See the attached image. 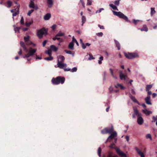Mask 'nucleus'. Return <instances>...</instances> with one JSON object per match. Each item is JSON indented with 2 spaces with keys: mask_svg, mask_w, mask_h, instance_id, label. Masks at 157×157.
<instances>
[{
  "mask_svg": "<svg viewBox=\"0 0 157 157\" xmlns=\"http://www.w3.org/2000/svg\"><path fill=\"white\" fill-rule=\"evenodd\" d=\"M134 113L137 116V122L139 125L142 124L144 122V119L142 117V114L139 112V111L136 108L133 109Z\"/></svg>",
  "mask_w": 157,
  "mask_h": 157,
  "instance_id": "f257e3e1",
  "label": "nucleus"
},
{
  "mask_svg": "<svg viewBox=\"0 0 157 157\" xmlns=\"http://www.w3.org/2000/svg\"><path fill=\"white\" fill-rule=\"evenodd\" d=\"M65 80V78L64 77L58 76L56 78H53L52 80V82L53 84L58 85L60 83L63 84Z\"/></svg>",
  "mask_w": 157,
  "mask_h": 157,
  "instance_id": "f03ea898",
  "label": "nucleus"
},
{
  "mask_svg": "<svg viewBox=\"0 0 157 157\" xmlns=\"http://www.w3.org/2000/svg\"><path fill=\"white\" fill-rule=\"evenodd\" d=\"M112 12L114 15L118 16L121 18L123 19L126 21L131 22V21L128 19V17L121 12H116L112 10Z\"/></svg>",
  "mask_w": 157,
  "mask_h": 157,
  "instance_id": "7ed1b4c3",
  "label": "nucleus"
},
{
  "mask_svg": "<svg viewBox=\"0 0 157 157\" xmlns=\"http://www.w3.org/2000/svg\"><path fill=\"white\" fill-rule=\"evenodd\" d=\"M47 32L48 29L44 27L41 29L37 30V35L40 39H41L43 37L44 34H47Z\"/></svg>",
  "mask_w": 157,
  "mask_h": 157,
  "instance_id": "20e7f679",
  "label": "nucleus"
},
{
  "mask_svg": "<svg viewBox=\"0 0 157 157\" xmlns=\"http://www.w3.org/2000/svg\"><path fill=\"white\" fill-rule=\"evenodd\" d=\"M114 143H112L109 146V147L115 149L116 151V152L119 155L122 157H126V155L123 152L121 151L120 149L117 147H114Z\"/></svg>",
  "mask_w": 157,
  "mask_h": 157,
  "instance_id": "39448f33",
  "label": "nucleus"
},
{
  "mask_svg": "<svg viewBox=\"0 0 157 157\" xmlns=\"http://www.w3.org/2000/svg\"><path fill=\"white\" fill-rule=\"evenodd\" d=\"M113 126L111 128H106L101 130V132L103 134L106 133L111 134L113 132Z\"/></svg>",
  "mask_w": 157,
  "mask_h": 157,
  "instance_id": "423d86ee",
  "label": "nucleus"
},
{
  "mask_svg": "<svg viewBox=\"0 0 157 157\" xmlns=\"http://www.w3.org/2000/svg\"><path fill=\"white\" fill-rule=\"evenodd\" d=\"M36 51V49L33 48L32 47H30L29 50L28 49L27 52H28V53L26 54V56H28V57L29 56H32L34 55Z\"/></svg>",
  "mask_w": 157,
  "mask_h": 157,
  "instance_id": "0eeeda50",
  "label": "nucleus"
},
{
  "mask_svg": "<svg viewBox=\"0 0 157 157\" xmlns=\"http://www.w3.org/2000/svg\"><path fill=\"white\" fill-rule=\"evenodd\" d=\"M125 56L127 58L131 59L137 57L138 55L136 53H128V54L125 53Z\"/></svg>",
  "mask_w": 157,
  "mask_h": 157,
  "instance_id": "6e6552de",
  "label": "nucleus"
},
{
  "mask_svg": "<svg viewBox=\"0 0 157 157\" xmlns=\"http://www.w3.org/2000/svg\"><path fill=\"white\" fill-rule=\"evenodd\" d=\"M58 67L60 69H64V67H66L67 65L65 63H63L59 62V60H57V64Z\"/></svg>",
  "mask_w": 157,
  "mask_h": 157,
  "instance_id": "1a4fd4ad",
  "label": "nucleus"
},
{
  "mask_svg": "<svg viewBox=\"0 0 157 157\" xmlns=\"http://www.w3.org/2000/svg\"><path fill=\"white\" fill-rule=\"evenodd\" d=\"M117 136V133L116 131H113V133H111V135L108 137V139L110 140L113 139L115 138Z\"/></svg>",
  "mask_w": 157,
  "mask_h": 157,
  "instance_id": "9d476101",
  "label": "nucleus"
},
{
  "mask_svg": "<svg viewBox=\"0 0 157 157\" xmlns=\"http://www.w3.org/2000/svg\"><path fill=\"white\" fill-rule=\"evenodd\" d=\"M29 7L31 8L34 9L36 10H37L38 9L37 6L35 4L34 2H30Z\"/></svg>",
  "mask_w": 157,
  "mask_h": 157,
  "instance_id": "9b49d317",
  "label": "nucleus"
},
{
  "mask_svg": "<svg viewBox=\"0 0 157 157\" xmlns=\"http://www.w3.org/2000/svg\"><path fill=\"white\" fill-rule=\"evenodd\" d=\"M129 95L131 99L134 102L137 103L138 105H140V103L137 100L134 96H132L131 93H129Z\"/></svg>",
  "mask_w": 157,
  "mask_h": 157,
  "instance_id": "f8f14e48",
  "label": "nucleus"
},
{
  "mask_svg": "<svg viewBox=\"0 0 157 157\" xmlns=\"http://www.w3.org/2000/svg\"><path fill=\"white\" fill-rule=\"evenodd\" d=\"M46 3L48 7L49 8H51L52 6L53 2L52 0H46Z\"/></svg>",
  "mask_w": 157,
  "mask_h": 157,
  "instance_id": "ddd939ff",
  "label": "nucleus"
},
{
  "mask_svg": "<svg viewBox=\"0 0 157 157\" xmlns=\"http://www.w3.org/2000/svg\"><path fill=\"white\" fill-rule=\"evenodd\" d=\"M145 101L147 104L149 105H152L151 101V98L150 96H148L145 98Z\"/></svg>",
  "mask_w": 157,
  "mask_h": 157,
  "instance_id": "4468645a",
  "label": "nucleus"
},
{
  "mask_svg": "<svg viewBox=\"0 0 157 157\" xmlns=\"http://www.w3.org/2000/svg\"><path fill=\"white\" fill-rule=\"evenodd\" d=\"M120 77V79L125 80L127 78V76L123 74L122 71H119Z\"/></svg>",
  "mask_w": 157,
  "mask_h": 157,
  "instance_id": "2eb2a0df",
  "label": "nucleus"
},
{
  "mask_svg": "<svg viewBox=\"0 0 157 157\" xmlns=\"http://www.w3.org/2000/svg\"><path fill=\"white\" fill-rule=\"evenodd\" d=\"M20 44L21 46L23 48L25 52H27L28 51V49L26 47V44H25V43L22 41L20 42Z\"/></svg>",
  "mask_w": 157,
  "mask_h": 157,
  "instance_id": "dca6fc26",
  "label": "nucleus"
},
{
  "mask_svg": "<svg viewBox=\"0 0 157 157\" xmlns=\"http://www.w3.org/2000/svg\"><path fill=\"white\" fill-rule=\"evenodd\" d=\"M143 112L147 116H148L150 114L152 113V112L148 110L146 108H145L144 110H143Z\"/></svg>",
  "mask_w": 157,
  "mask_h": 157,
  "instance_id": "f3484780",
  "label": "nucleus"
},
{
  "mask_svg": "<svg viewBox=\"0 0 157 157\" xmlns=\"http://www.w3.org/2000/svg\"><path fill=\"white\" fill-rule=\"evenodd\" d=\"M58 60H59V62L62 63L63 62L65 59V58L64 56H63L59 55L57 57Z\"/></svg>",
  "mask_w": 157,
  "mask_h": 157,
  "instance_id": "a211bd4d",
  "label": "nucleus"
},
{
  "mask_svg": "<svg viewBox=\"0 0 157 157\" xmlns=\"http://www.w3.org/2000/svg\"><path fill=\"white\" fill-rule=\"evenodd\" d=\"M51 17V14L50 13H47L44 16V18L45 20H48Z\"/></svg>",
  "mask_w": 157,
  "mask_h": 157,
  "instance_id": "6ab92c4d",
  "label": "nucleus"
},
{
  "mask_svg": "<svg viewBox=\"0 0 157 157\" xmlns=\"http://www.w3.org/2000/svg\"><path fill=\"white\" fill-rule=\"evenodd\" d=\"M138 29L140 30L141 31H144L145 32H147L148 30V29L146 25H144L143 26L142 28H138Z\"/></svg>",
  "mask_w": 157,
  "mask_h": 157,
  "instance_id": "aec40b11",
  "label": "nucleus"
},
{
  "mask_svg": "<svg viewBox=\"0 0 157 157\" xmlns=\"http://www.w3.org/2000/svg\"><path fill=\"white\" fill-rule=\"evenodd\" d=\"M50 49L54 52H56L58 50V48L54 45H52L50 46Z\"/></svg>",
  "mask_w": 157,
  "mask_h": 157,
  "instance_id": "412c9836",
  "label": "nucleus"
},
{
  "mask_svg": "<svg viewBox=\"0 0 157 157\" xmlns=\"http://www.w3.org/2000/svg\"><path fill=\"white\" fill-rule=\"evenodd\" d=\"M156 13V11L155 10V8L154 7H151V16L152 17L154 14Z\"/></svg>",
  "mask_w": 157,
  "mask_h": 157,
  "instance_id": "4be33fe9",
  "label": "nucleus"
},
{
  "mask_svg": "<svg viewBox=\"0 0 157 157\" xmlns=\"http://www.w3.org/2000/svg\"><path fill=\"white\" fill-rule=\"evenodd\" d=\"M114 41L116 45V46L117 48L118 49V50H120V49L121 47L120 44L116 40H114Z\"/></svg>",
  "mask_w": 157,
  "mask_h": 157,
  "instance_id": "5701e85b",
  "label": "nucleus"
},
{
  "mask_svg": "<svg viewBox=\"0 0 157 157\" xmlns=\"http://www.w3.org/2000/svg\"><path fill=\"white\" fill-rule=\"evenodd\" d=\"M74 43L72 41L69 44L68 47L70 49L73 50L74 49Z\"/></svg>",
  "mask_w": 157,
  "mask_h": 157,
  "instance_id": "b1692460",
  "label": "nucleus"
},
{
  "mask_svg": "<svg viewBox=\"0 0 157 157\" xmlns=\"http://www.w3.org/2000/svg\"><path fill=\"white\" fill-rule=\"evenodd\" d=\"M109 6L113 10H116L117 11L118 10L117 6H116L113 5V4H109Z\"/></svg>",
  "mask_w": 157,
  "mask_h": 157,
  "instance_id": "393cba45",
  "label": "nucleus"
},
{
  "mask_svg": "<svg viewBox=\"0 0 157 157\" xmlns=\"http://www.w3.org/2000/svg\"><path fill=\"white\" fill-rule=\"evenodd\" d=\"M19 7H20V5H19L18 6H17V8H18V10H17V12H15L14 13H13V14H12V15H13V17L15 16L18 14V13H19V10H18V9H19Z\"/></svg>",
  "mask_w": 157,
  "mask_h": 157,
  "instance_id": "a878e982",
  "label": "nucleus"
},
{
  "mask_svg": "<svg viewBox=\"0 0 157 157\" xmlns=\"http://www.w3.org/2000/svg\"><path fill=\"white\" fill-rule=\"evenodd\" d=\"M152 87V85H147L146 86V90L148 91Z\"/></svg>",
  "mask_w": 157,
  "mask_h": 157,
  "instance_id": "bb28decb",
  "label": "nucleus"
},
{
  "mask_svg": "<svg viewBox=\"0 0 157 157\" xmlns=\"http://www.w3.org/2000/svg\"><path fill=\"white\" fill-rule=\"evenodd\" d=\"M142 21L139 20H135L133 19V22L134 24L135 25H136L137 23L139 21Z\"/></svg>",
  "mask_w": 157,
  "mask_h": 157,
  "instance_id": "cd10ccee",
  "label": "nucleus"
},
{
  "mask_svg": "<svg viewBox=\"0 0 157 157\" xmlns=\"http://www.w3.org/2000/svg\"><path fill=\"white\" fill-rule=\"evenodd\" d=\"M64 35V33L59 32L56 35V37H61L62 36Z\"/></svg>",
  "mask_w": 157,
  "mask_h": 157,
  "instance_id": "c85d7f7f",
  "label": "nucleus"
},
{
  "mask_svg": "<svg viewBox=\"0 0 157 157\" xmlns=\"http://www.w3.org/2000/svg\"><path fill=\"white\" fill-rule=\"evenodd\" d=\"M24 39L25 42H28L29 40V36H24Z\"/></svg>",
  "mask_w": 157,
  "mask_h": 157,
  "instance_id": "c756f323",
  "label": "nucleus"
},
{
  "mask_svg": "<svg viewBox=\"0 0 157 157\" xmlns=\"http://www.w3.org/2000/svg\"><path fill=\"white\" fill-rule=\"evenodd\" d=\"M146 137L147 139H149L151 140H152V138L151 135L150 134H147L146 136Z\"/></svg>",
  "mask_w": 157,
  "mask_h": 157,
  "instance_id": "7c9ffc66",
  "label": "nucleus"
},
{
  "mask_svg": "<svg viewBox=\"0 0 157 157\" xmlns=\"http://www.w3.org/2000/svg\"><path fill=\"white\" fill-rule=\"evenodd\" d=\"M53 59V57L52 56H49V57H45L44 58V59L47 60L51 61Z\"/></svg>",
  "mask_w": 157,
  "mask_h": 157,
  "instance_id": "2f4dec72",
  "label": "nucleus"
},
{
  "mask_svg": "<svg viewBox=\"0 0 157 157\" xmlns=\"http://www.w3.org/2000/svg\"><path fill=\"white\" fill-rule=\"evenodd\" d=\"M72 42L73 43L74 42H75L76 45L78 46L79 45L76 39L74 38V36H73L72 37Z\"/></svg>",
  "mask_w": 157,
  "mask_h": 157,
  "instance_id": "473e14b6",
  "label": "nucleus"
},
{
  "mask_svg": "<svg viewBox=\"0 0 157 157\" xmlns=\"http://www.w3.org/2000/svg\"><path fill=\"white\" fill-rule=\"evenodd\" d=\"M135 150L137 152L138 154L140 155H141V154L143 153V152L140 151L138 148L136 147L135 148Z\"/></svg>",
  "mask_w": 157,
  "mask_h": 157,
  "instance_id": "72a5a7b5",
  "label": "nucleus"
},
{
  "mask_svg": "<svg viewBox=\"0 0 157 157\" xmlns=\"http://www.w3.org/2000/svg\"><path fill=\"white\" fill-rule=\"evenodd\" d=\"M99 60H98V63L99 64H101L102 63V62L101 61L103 59V57L102 56H101L99 58Z\"/></svg>",
  "mask_w": 157,
  "mask_h": 157,
  "instance_id": "f704fd0d",
  "label": "nucleus"
},
{
  "mask_svg": "<svg viewBox=\"0 0 157 157\" xmlns=\"http://www.w3.org/2000/svg\"><path fill=\"white\" fill-rule=\"evenodd\" d=\"M82 25L83 24H84L86 21V19L85 17L84 16H82Z\"/></svg>",
  "mask_w": 157,
  "mask_h": 157,
  "instance_id": "c9c22d12",
  "label": "nucleus"
},
{
  "mask_svg": "<svg viewBox=\"0 0 157 157\" xmlns=\"http://www.w3.org/2000/svg\"><path fill=\"white\" fill-rule=\"evenodd\" d=\"M21 28V27H17L16 28H14V29L15 33L17 31L18 33H19V30Z\"/></svg>",
  "mask_w": 157,
  "mask_h": 157,
  "instance_id": "e433bc0d",
  "label": "nucleus"
},
{
  "mask_svg": "<svg viewBox=\"0 0 157 157\" xmlns=\"http://www.w3.org/2000/svg\"><path fill=\"white\" fill-rule=\"evenodd\" d=\"M7 4H8L7 7H10L12 5V2L10 1H8L7 2Z\"/></svg>",
  "mask_w": 157,
  "mask_h": 157,
  "instance_id": "4c0bfd02",
  "label": "nucleus"
},
{
  "mask_svg": "<svg viewBox=\"0 0 157 157\" xmlns=\"http://www.w3.org/2000/svg\"><path fill=\"white\" fill-rule=\"evenodd\" d=\"M104 10V9L103 8H100L99 10H97L96 12H95V13H101V11L102 10Z\"/></svg>",
  "mask_w": 157,
  "mask_h": 157,
  "instance_id": "58836bf2",
  "label": "nucleus"
},
{
  "mask_svg": "<svg viewBox=\"0 0 157 157\" xmlns=\"http://www.w3.org/2000/svg\"><path fill=\"white\" fill-rule=\"evenodd\" d=\"M30 56H29L28 57V56H26V54H25V56H23V58H26V59L28 61H30L31 59V58H29V57H30Z\"/></svg>",
  "mask_w": 157,
  "mask_h": 157,
  "instance_id": "ea45409f",
  "label": "nucleus"
},
{
  "mask_svg": "<svg viewBox=\"0 0 157 157\" xmlns=\"http://www.w3.org/2000/svg\"><path fill=\"white\" fill-rule=\"evenodd\" d=\"M101 148L100 147H99L98 148V156L99 157H101Z\"/></svg>",
  "mask_w": 157,
  "mask_h": 157,
  "instance_id": "a19ab883",
  "label": "nucleus"
},
{
  "mask_svg": "<svg viewBox=\"0 0 157 157\" xmlns=\"http://www.w3.org/2000/svg\"><path fill=\"white\" fill-rule=\"evenodd\" d=\"M34 11V10L33 9L31 10H29L27 13V15L29 16H30L31 13H32Z\"/></svg>",
  "mask_w": 157,
  "mask_h": 157,
  "instance_id": "79ce46f5",
  "label": "nucleus"
},
{
  "mask_svg": "<svg viewBox=\"0 0 157 157\" xmlns=\"http://www.w3.org/2000/svg\"><path fill=\"white\" fill-rule=\"evenodd\" d=\"M89 56H90V57L88 58V60H91L92 59H95V58L94 57H93V56L91 54H89Z\"/></svg>",
  "mask_w": 157,
  "mask_h": 157,
  "instance_id": "37998d69",
  "label": "nucleus"
},
{
  "mask_svg": "<svg viewBox=\"0 0 157 157\" xmlns=\"http://www.w3.org/2000/svg\"><path fill=\"white\" fill-rule=\"evenodd\" d=\"M45 53L48 54L49 56L51 54V51L50 49L45 51Z\"/></svg>",
  "mask_w": 157,
  "mask_h": 157,
  "instance_id": "c03bdc74",
  "label": "nucleus"
},
{
  "mask_svg": "<svg viewBox=\"0 0 157 157\" xmlns=\"http://www.w3.org/2000/svg\"><path fill=\"white\" fill-rule=\"evenodd\" d=\"M77 68L76 67H74L72 69H71V72H75L76 71H77Z\"/></svg>",
  "mask_w": 157,
  "mask_h": 157,
  "instance_id": "a18cd8bd",
  "label": "nucleus"
},
{
  "mask_svg": "<svg viewBox=\"0 0 157 157\" xmlns=\"http://www.w3.org/2000/svg\"><path fill=\"white\" fill-rule=\"evenodd\" d=\"M32 44H33V43L31 41H30V40H29V41H28V42H27L26 43V45H28V46Z\"/></svg>",
  "mask_w": 157,
  "mask_h": 157,
  "instance_id": "49530a36",
  "label": "nucleus"
},
{
  "mask_svg": "<svg viewBox=\"0 0 157 157\" xmlns=\"http://www.w3.org/2000/svg\"><path fill=\"white\" fill-rule=\"evenodd\" d=\"M120 2L118 0H116L114 2V4L116 6H118L119 5Z\"/></svg>",
  "mask_w": 157,
  "mask_h": 157,
  "instance_id": "de8ad7c7",
  "label": "nucleus"
},
{
  "mask_svg": "<svg viewBox=\"0 0 157 157\" xmlns=\"http://www.w3.org/2000/svg\"><path fill=\"white\" fill-rule=\"evenodd\" d=\"M64 52L67 54H72V53L73 52H72L70 51H68L67 50H64Z\"/></svg>",
  "mask_w": 157,
  "mask_h": 157,
  "instance_id": "09e8293b",
  "label": "nucleus"
},
{
  "mask_svg": "<svg viewBox=\"0 0 157 157\" xmlns=\"http://www.w3.org/2000/svg\"><path fill=\"white\" fill-rule=\"evenodd\" d=\"M152 119L154 120V121H152V122H155V121H157V115L156 116V117L153 116L152 117Z\"/></svg>",
  "mask_w": 157,
  "mask_h": 157,
  "instance_id": "8fccbe9b",
  "label": "nucleus"
},
{
  "mask_svg": "<svg viewBox=\"0 0 157 157\" xmlns=\"http://www.w3.org/2000/svg\"><path fill=\"white\" fill-rule=\"evenodd\" d=\"M20 23L22 25H24V20L23 18V17H21V18L20 21Z\"/></svg>",
  "mask_w": 157,
  "mask_h": 157,
  "instance_id": "3c124183",
  "label": "nucleus"
},
{
  "mask_svg": "<svg viewBox=\"0 0 157 157\" xmlns=\"http://www.w3.org/2000/svg\"><path fill=\"white\" fill-rule=\"evenodd\" d=\"M92 4V1H89V0H87V2L86 4L87 5L90 6Z\"/></svg>",
  "mask_w": 157,
  "mask_h": 157,
  "instance_id": "603ef678",
  "label": "nucleus"
},
{
  "mask_svg": "<svg viewBox=\"0 0 157 157\" xmlns=\"http://www.w3.org/2000/svg\"><path fill=\"white\" fill-rule=\"evenodd\" d=\"M108 157H118V156L117 155H114L113 156L112 154L110 153H109L108 154Z\"/></svg>",
  "mask_w": 157,
  "mask_h": 157,
  "instance_id": "864d4df0",
  "label": "nucleus"
},
{
  "mask_svg": "<svg viewBox=\"0 0 157 157\" xmlns=\"http://www.w3.org/2000/svg\"><path fill=\"white\" fill-rule=\"evenodd\" d=\"M82 47L83 49H85L86 48V46L84 43H82L81 44Z\"/></svg>",
  "mask_w": 157,
  "mask_h": 157,
  "instance_id": "5fc2aeb1",
  "label": "nucleus"
},
{
  "mask_svg": "<svg viewBox=\"0 0 157 157\" xmlns=\"http://www.w3.org/2000/svg\"><path fill=\"white\" fill-rule=\"evenodd\" d=\"M97 35L98 36H102L103 35V33L102 32H100L98 33Z\"/></svg>",
  "mask_w": 157,
  "mask_h": 157,
  "instance_id": "6e6d98bb",
  "label": "nucleus"
},
{
  "mask_svg": "<svg viewBox=\"0 0 157 157\" xmlns=\"http://www.w3.org/2000/svg\"><path fill=\"white\" fill-rule=\"evenodd\" d=\"M32 24L31 22H26L25 23L27 27H29Z\"/></svg>",
  "mask_w": 157,
  "mask_h": 157,
  "instance_id": "4d7b16f0",
  "label": "nucleus"
},
{
  "mask_svg": "<svg viewBox=\"0 0 157 157\" xmlns=\"http://www.w3.org/2000/svg\"><path fill=\"white\" fill-rule=\"evenodd\" d=\"M98 26L101 29H104V27L103 25H98Z\"/></svg>",
  "mask_w": 157,
  "mask_h": 157,
  "instance_id": "13d9d810",
  "label": "nucleus"
},
{
  "mask_svg": "<svg viewBox=\"0 0 157 157\" xmlns=\"http://www.w3.org/2000/svg\"><path fill=\"white\" fill-rule=\"evenodd\" d=\"M47 43V40H44L43 42V46L44 47Z\"/></svg>",
  "mask_w": 157,
  "mask_h": 157,
  "instance_id": "bf43d9fd",
  "label": "nucleus"
},
{
  "mask_svg": "<svg viewBox=\"0 0 157 157\" xmlns=\"http://www.w3.org/2000/svg\"><path fill=\"white\" fill-rule=\"evenodd\" d=\"M131 91H132L131 93L132 94H133V95L136 94V92L133 89H132L131 90Z\"/></svg>",
  "mask_w": 157,
  "mask_h": 157,
  "instance_id": "052dcab7",
  "label": "nucleus"
},
{
  "mask_svg": "<svg viewBox=\"0 0 157 157\" xmlns=\"http://www.w3.org/2000/svg\"><path fill=\"white\" fill-rule=\"evenodd\" d=\"M109 70H110V73H111L112 75V76H113V75H114L113 74V71L112 69H111V68H110L109 69Z\"/></svg>",
  "mask_w": 157,
  "mask_h": 157,
  "instance_id": "680f3d73",
  "label": "nucleus"
},
{
  "mask_svg": "<svg viewBox=\"0 0 157 157\" xmlns=\"http://www.w3.org/2000/svg\"><path fill=\"white\" fill-rule=\"evenodd\" d=\"M56 25H54L52 26V28L53 30H54L56 27Z\"/></svg>",
  "mask_w": 157,
  "mask_h": 157,
  "instance_id": "e2e57ef3",
  "label": "nucleus"
},
{
  "mask_svg": "<svg viewBox=\"0 0 157 157\" xmlns=\"http://www.w3.org/2000/svg\"><path fill=\"white\" fill-rule=\"evenodd\" d=\"M118 85L120 87L122 90L124 88V87L123 86H122V85H121V84H120L119 83H118Z\"/></svg>",
  "mask_w": 157,
  "mask_h": 157,
  "instance_id": "0e129e2a",
  "label": "nucleus"
},
{
  "mask_svg": "<svg viewBox=\"0 0 157 157\" xmlns=\"http://www.w3.org/2000/svg\"><path fill=\"white\" fill-rule=\"evenodd\" d=\"M64 71H71V69L69 68H64Z\"/></svg>",
  "mask_w": 157,
  "mask_h": 157,
  "instance_id": "69168bd1",
  "label": "nucleus"
},
{
  "mask_svg": "<svg viewBox=\"0 0 157 157\" xmlns=\"http://www.w3.org/2000/svg\"><path fill=\"white\" fill-rule=\"evenodd\" d=\"M125 139H126L127 142H128L129 139V136H125Z\"/></svg>",
  "mask_w": 157,
  "mask_h": 157,
  "instance_id": "338daca9",
  "label": "nucleus"
},
{
  "mask_svg": "<svg viewBox=\"0 0 157 157\" xmlns=\"http://www.w3.org/2000/svg\"><path fill=\"white\" fill-rule=\"evenodd\" d=\"M36 60H37V59H42V58L41 57H39L37 55H36Z\"/></svg>",
  "mask_w": 157,
  "mask_h": 157,
  "instance_id": "774afa93",
  "label": "nucleus"
}]
</instances>
